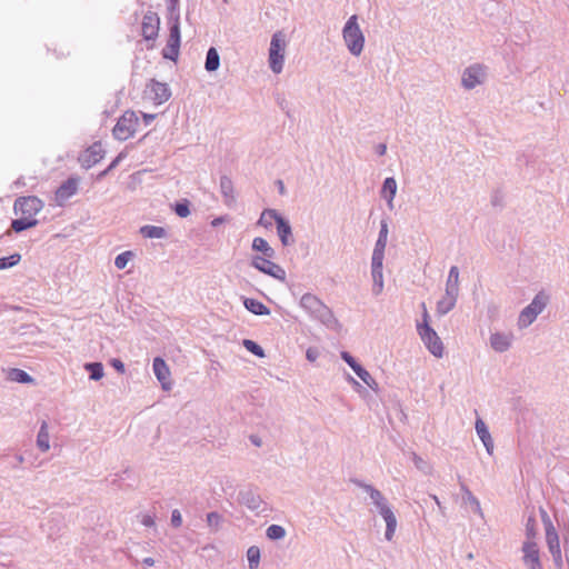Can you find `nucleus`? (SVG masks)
<instances>
[{"label": "nucleus", "instance_id": "obj_11", "mask_svg": "<svg viewBox=\"0 0 569 569\" xmlns=\"http://www.w3.org/2000/svg\"><path fill=\"white\" fill-rule=\"evenodd\" d=\"M79 183L80 179L78 177H69L63 181L56 190V203L60 207L64 206V203L78 192Z\"/></svg>", "mask_w": 569, "mask_h": 569}, {"label": "nucleus", "instance_id": "obj_63", "mask_svg": "<svg viewBox=\"0 0 569 569\" xmlns=\"http://www.w3.org/2000/svg\"><path fill=\"white\" fill-rule=\"evenodd\" d=\"M120 159H121V154H119V156H118V157H117V158H116V159L110 163V166L108 167L107 171H108V170H112V169H113V168L119 163Z\"/></svg>", "mask_w": 569, "mask_h": 569}, {"label": "nucleus", "instance_id": "obj_9", "mask_svg": "<svg viewBox=\"0 0 569 569\" xmlns=\"http://www.w3.org/2000/svg\"><path fill=\"white\" fill-rule=\"evenodd\" d=\"M486 76V67L479 63L471 64L463 70L461 84L467 90L475 89L485 82Z\"/></svg>", "mask_w": 569, "mask_h": 569}, {"label": "nucleus", "instance_id": "obj_61", "mask_svg": "<svg viewBox=\"0 0 569 569\" xmlns=\"http://www.w3.org/2000/svg\"><path fill=\"white\" fill-rule=\"evenodd\" d=\"M142 563H143L144 568H148V567H152L156 563V561L153 558L147 557L142 560Z\"/></svg>", "mask_w": 569, "mask_h": 569}, {"label": "nucleus", "instance_id": "obj_17", "mask_svg": "<svg viewBox=\"0 0 569 569\" xmlns=\"http://www.w3.org/2000/svg\"><path fill=\"white\" fill-rule=\"evenodd\" d=\"M160 20L157 13L148 12L142 20V36L146 40H154L158 36Z\"/></svg>", "mask_w": 569, "mask_h": 569}, {"label": "nucleus", "instance_id": "obj_62", "mask_svg": "<svg viewBox=\"0 0 569 569\" xmlns=\"http://www.w3.org/2000/svg\"><path fill=\"white\" fill-rule=\"evenodd\" d=\"M223 221H224V217H218V218H214V219L211 221V226H212V227H218V226H219V224H221Z\"/></svg>", "mask_w": 569, "mask_h": 569}, {"label": "nucleus", "instance_id": "obj_35", "mask_svg": "<svg viewBox=\"0 0 569 569\" xmlns=\"http://www.w3.org/2000/svg\"><path fill=\"white\" fill-rule=\"evenodd\" d=\"M260 549L257 546H251L247 550V559L249 569H258L260 565Z\"/></svg>", "mask_w": 569, "mask_h": 569}, {"label": "nucleus", "instance_id": "obj_25", "mask_svg": "<svg viewBox=\"0 0 569 569\" xmlns=\"http://www.w3.org/2000/svg\"><path fill=\"white\" fill-rule=\"evenodd\" d=\"M252 250L254 251H259L262 253L261 257H267V258H274L276 256V251L268 243V241L261 237H256L253 240H252Z\"/></svg>", "mask_w": 569, "mask_h": 569}, {"label": "nucleus", "instance_id": "obj_42", "mask_svg": "<svg viewBox=\"0 0 569 569\" xmlns=\"http://www.w3.org/2000/svg\"><path fill=\"white\" fill-rule=\"evenodd\" d=\"M385 253L372 252L371 257V272H382L383 270Z\"/></svg>", "mask_w": 569, "mask_h": 569}, {"label": "nucleus", "instance_id": "obj_47", "mask_svg": "<svg viewBox=\"0 0 569 569\" xmlns=\"http://www.w3.org/2000/svg\"><path fill=\"white\" fill-rule=\"evenodd\" d=\"M411 458H412V462L415 463L417 469H419L423 473H428L429 472V469H430L429 465L420 456H418L417 453L412 452L411 453Z\"/></svg>", "mask_w": 569, "mask_h": 569}, {"label": "nucleus", "instance_id": "obj_27", "mask_svg": "<svg viewBox=\"0 0 569 569\" xmlns=\"http://www.w3.org/2000/svg\"><path fill=\"white\" fill-rule=\"evenodd\" d=\"M220 191L227 206H230L232 202H234L233 184L229 177L222 176L220 178Z\"/></svg>", "mask_w": 569, "mask_h": 569}, {"label": "nucleus", "instance_id": "obj_46", "mask_svg": "<svg viewBox=\"0 0 569 569\" xmlns=\"http://www.w3.org/2000/svg\"><path fill=\"white\" fill-rule=\"evenodd\" d=\"M270 211H277L276 209H264L258 220V224L264 228L271 227V220L274 221V216L272 213H268Z\"/></svg>", "mask_w": 569, "mask_h": 569}, {"label": "nucleus", "instance_id": "obj_54", "mask_svg": "<svg viewBox=\"0 0 569 569\" xmlns=\"http://www.w3.org/2000/svg\"><path fill=\"white\" fill-rule=\"evenodd\" d=\"M182 523V517L178 509L172 510L171 512V525L176 528L180 527Z\"/></svg>", "mask_w": 569, "mask_h": 569}, {"label": "nucleus", "instance_id": "obj_1", "mask_svg": "<svg viewBox=\"0 0 569 569\" xmlns=\"http://www.w3.org/2000/svg\"><path fill=\"white\" fill-rule=\"evenodd\" d=\"M299 305L313 320L321 322L328 329L336 330L340 327L333 311L316 295L305 293L300 298Z\"/></svg>", "mask_w": 569, "mask_h": 569}, {"label": "nucleus", "instance_id": "obj_41", "mask_svg": "<svg viewBox=\"0 0 569 569\" xmlns=\"http://www.w3.org/2000/svg\"><path fill=\"white\" fill-rule=\"evenodd\" d=\"M21 260V256L19 253H13L9 257L0 258V270L8 269L17 266Z\"/></svg>", "mask_w": 569, "mask_h": 569}, {"label": "nucleus", "instance_id": "obj_56", "mask_svg": "<svg viewBox=\"0 0 569 569\" xmlns=\"http://www.w3.org/2000/svg\"><path fill=\"white\" fill-rule=\"evenodd\" d=\"M110 365L120 373L124 372V363L117 358L111 359Z\"/></svg>", "mask_w": 569, "mask_h": 569}, {"label": "nucleus", "instance_id": "obj_15", "mask_svg": "<svg viewBox=\"0 0 569 569\" xmlns=\"http://www.w3.org/2000/svg\"><path fill=\"white\" fill-rule=\"evenodd\" d=\"M376 508L378 509L380 516L386 521L385 537L388 541H391L397 528V518L393 511L391 510L390 506L388 505L387 500L383 501L381 505H378Z\"/></svg>", "mask_w": 569, "mask_h": 569}, {"label": "nucleus", "instance_id": "obj_36", "mask_svg": "<svg viewBox=\"0 0 569 569\" xmlns=\"http://www.w3.org/2000/svg\"><path fill=\"white\" fill-rule=\"evenodd\" d=\"M9 379L19 383H30L33 381V378L28 372L18 368L10 370Z\"/></svg>", "mask_w": 569, "mask_h": 569}, {"label": "nucleus", "instance_id": "obj_21", "mask_svg": "<svg viewBox=\"0 0 569 569\" xmlns=\"http://www.w3.org/2000/svg\"><path fill=\"white\" fill-rule=\"evenodd\" d=\"M475 428H476V432H477L478 437L480 438V440L482 441L487 452L489 455H491L493 451V441H492V438L490 436L487 425L485 423V421L482 419L478 418L476 420Z\"/></svg>", "mask_w": 569, "mask_h": 569}, {"label": "nucleus", "instance_id": "obj_16", "mask_svg": "<svg viewBox=\"0 0 569 569\" xmlns=\"http://www.w3.org/2000/svg\"><path fill=\"white\" fill-rule=\"evenodd\" d=\"M546 542L549 549V552L552 556L553 562L558 569L562 568V556L559 536L556 529L546 532Z\"/></svg>", "mask_w": 569, "mask_h": 569}, {"label": "nucleus", "instance_id": "obj_7", "mask_svg": "<svg viewBox=\"0 0 569 569\" xmlns=\"http://www.w3.org/2000/svg\"><path fill=\"white\" fill-rule=\"evenodd\" d=\"M271 259L272 258L253 256L250 264L264 274H268L282 282L286 281V270L280 264L271 261Z\"/></svg>", "mask_w": 569, "mask_h": 569}, {"label": "nucleus", "instance_id": "obj_33", "mask_svg": "<svg viewBox=\"0 0 569 569\" xmlns=\"http://www.w3.org/2000/svg\"><path fill=\"white\" fill-rule=\"evenodd\" d=\"M38 224V220L36 218H29L26 216H22L19 219H14L11 223V228L16 232H22L27 229L33 228Z\"/></svg>", "mask_w": 569, "mask_h": 569}, {"label": "nucleus", "instance_id": "obj_22", "mask_svg": "<svg viewBox=\"0 0 569 569\" xmlns=\"http://www.w3.org/2000/svg\"><path fill=\"white\" fill-rule=\"evenodd\" d=\"M397 193V181L393 177H388L385 179L382 188H381V197L387 200L388 207L392 209L393 199Z\"/></svg>", "mask_w": 569, "mask_h": 569}, {"label": "nucleus", "instance_id": "obj_53", "mask_svg": "<svg viewBox=\"0 0 569 569\" xmlns=\"http://www.w3.org/2000/svg\"><path fill=\"white\" fill-rule=\"evenodd\" d=\"M341 359L348 363V366L355 370L359 363L356 361V359L347 351L341 352Z\"/></svg>", "mask_w": 569, "mask_h": 569}, {"label": "nucleus", "instance_id": "obj_5", "mask_svg": "<svg viewBox=\"0 0 569 569\" xmlns=\"http://www.w3.org/2000/svg\"><path fill=\"white\" fill-rule=\"evenodd\" d=\"M139 124L138 116L134 111H126L117 121L112 133L117 140L126 141L133 137Z\"/></svg>", "mask_w": 569, "mask_h": 569}, {"label": "nucleus", "instance_id": "obj_45", "mask_svg": "<svg viewBox=\"0 0 569 569\" xmlns=\"http://www.w3.org/2000/svg\"><path fill=\"white\" fill-rule=\"evenodd\" d=\"M372 276V292L375 296H378L383 290V273L382 272H371Z\"/></svg>", "mask_w": 569, "mask_h": 569}, {"label": "nucleus", "instance_id": "obj_52", "mask_svg": "<svg viewBox=\"0 0 569 569\" xmlns=\"http://www.w3.org/2000/svg\"><path fill=\"white\" fill-rule=\"evenodd\" d=\"M540 516H541V520L545 526L546 532L556 529L548 512L545 509H540Z\"/></svg>", "mask_w": 569, "mask_h": 569}, {"label": "nucleus", "instance_id": "obj_13", "mask_svg": "<svg viewBox=\"0 0 569 569\" xmlns=\"http://www.w3.org/2000/svg\"><path fill=\"white\" fill-rule=\"evenodd\" d=\"M146 93L156 103L161 104L168 101L171 97V90L167 83L151 80L147 86Z\"/></svg>", "mask_w": 569, "mask_h": 569}, {"label": "nucleus", "instance_id": "obj_37", "mask_svg": "<svg viewBox=\"0 0 569 569\" xmlns=\"http://www.w3.org/2000/svg\"><path fill=\"white\" fill-rule=\"evenodd\" d=\"M180 48V41L173 42V40L168 39L167 46L162 51V54L166 59L174 61L178 58Z\"/></svg>", "mask_w": 569, "mask_h": 569}, {"label": "nucleus", "instance_id": "obj_32", "mask_svg": "<svg viewBox=\"0 0 569 569\" xmlns=\"http://www.w3.org/2000/svg\"><path fill=\"white\" fill-rule=\"evenodd\" d=\"M220 67V57L216 48L211 47L207 51L204 69L208 72L218 70Z\"/></svg>", "mask_w": 569, "mask_h": 569}, {"label": "nucleus", "instance_id": "obj_64", "mask_svg": "<svg viewBox=\"0 0 569 569\" xmlns=\"http://www.w3.org/2000/svg\"><path fill=\"white\" fill-rule=\"evenodd\" d=\"M16 461H17V463H16V465H13V468H18V467H19V465H21V463L24 461L23 456H22V455H17V456H16Z\"/></svg>", "mask_w": 569, "mask_h": 569}, {"label": "nucleus", "instance_id": "obj_58", "mask_svg": "<svg viewBox=\"0 0 569 569\" xmlns=\"http://www.w3.org/2000/svg\"><path fill=\"white\" fill-rule=\"evenodd\" d=\"M421 308H422V322L420 325H429V313H428L425 302L421 303Z\"/></svg>", "mask_w": 569, "mask_h": 569}, {"label": "nucleus", "instance_id": "obj_2", "mask_svg": "<svg viewBox=\"0 0 569 569\" xmlns=\"http://www.w3.org/2000/svg\"><path fill=\"white\" fill-rule=\"evenodd\" d=\"M342 38L352 56L358 57L361 54L365 46V36L358 24V17L356 14L347 20L342 29Z\"/></svg>", "mask_w": 569, "mask_h": 569}, {"label": "nucleus", "instance_id": "obj_60", "mask_svg": "<svg viewBox=\"0 0 569 569\" xmlns=\"http://www.w3.org/2000/svg\"><path fill=\"white\" fill-rule=\"evenodd\" d=\"M142 116H143L146 126L150 124L156 118V114H151V113H142Z\"/></svg>", "mask_w": 569, "mask_h": 569}, {"label": "nucleus", "instance_id": "obj_26", "mask_svg": "<svg viewBox=\"0 0 569 569\" xmlns=\"http://www.w3.org/2000/svg\"><path fill=\"white\" fill-rule=\"evenodd\" d=\"M446 292L459 295V269L457 266H452L449 270L448 279L446 281Z\"/></svg>", "mask_w": 569, "mask_h": 569}, {"label": "nucleus", "instance_id": "obj_57", "mask_svg": "<svg viewBox=\"0 0 569 569\" xmlns=\"http://www.w3.org/2000/svg\"><path fill=\"white\" fill-rule=\"evenodd\" d=\"M141 523L146 527H152L154 526V519L151 515H142L141 517Z\"/></svg>", "mask_w": 569, "mask_h": 569}, {"label": "nucleus", "instance_id": "obj_50", "mask_svg": "<svg viewBox=\"0 0 569 569\" xmlns=\"http://www.w3.org/2000/svg\"><path fill=\"white\" fill-rule=\"evenodd\" d=\"M169 39L173 40V42L180 41V23H179L178 17L174 19V21L170 26Z\"/></svg>", "mask_w": 569, "mask_h": 569}, {"label": "nucleus", "instance_id": "obj_28", "mask_svg": "<svg viewBox=\"0 0 569 569\" xmlns=\"http://www.w3.org/2000/svg\"><path fill=\"white\" fill-rule=\"evenodd\" d=\"M37 447L42 451L47 452L50 449V436L48 431V423L46 420L41 422L38 436Z\"/></svg>", "mask_w": 569, "mask_h": 569}, {"label": "nucleus", "instance_id": "obj_4", "mask_svg": "<svg viewBox=\"0 0 569 569\" xmlns=\"http://www.w3.org/2000/svg\"><path fill=\"white\" fill-rule=\"evenodd\" d=\"M286 36L281 31L272 34L269 48V67L273 73L279 74L283 69Z\"/></svg>", "mask_w": 569, "mask_h": 569}, {"label": "nucleus", "instance_id": "obj_38", "mask_svg": "<svg viewBox=\"0 0 569 569\" xmlns=\"http://www.w3.org/2000/svg\"><path fill=\"white\" fill-rule=\"evenodd\" d=\"M84 369L90 373V379L98 381L103 377V366L100 362H88Z\"/></svg>", "mask_w": 569, "mask_h": 569}, {"label": "nucleus", "instance_id": "obj_34", "mask_svg": "<svg viewBox=\"0 0 569 569\" xmlns=\"http://www.w3.org/2000/svg\"><path fill=\"white\" fill-rule=\"evenodd\" d=\"M353 371L370 389H378L377 381L372 378L369 371H367L361 365L357 366V368Z\"/></svg>", "mask_w": 569, "mask_h": 569}, {"label": "nucleus", "instance_id": "obj_23", "mask_svg": "<svg viewBox=\"0 0 569 569\" xmlns=\"http://www.w3.org/2000/svg\"><path fill=\"white\" fill-rule=\"evenodd\" d=\"M458 296L445 292V296L437 302V313L445 316L451 311L457 303Z\"/></svg>", "mask_w": 569, "mask_h": 569}, {"label": "nucleus", "instance_id": "obj_14", "mask_svg": "<svg viewBox=\"0 0 569 569\" xmlns=\"http://www.w3.org/2000/svg\"><path fill=\"white\" fill-rule=\"evenodd\" d=\"M523 563L528 569H542L540 553L535 541L527 540L522 545Z\"/></svg>", "mask_w": 569, "mask_h": 569}, {"label": "nucleus", "instance_id": "obj_43", "mask_svg": "<svg viewBox=\"0 0 569 569\" xmlns=\"http://www.w3.org/2000/svg\"><path fill=\"white\" fill-rule=\"evenodd\" d=\"M133 253L131 251H124L118 254L114 259V266L117 269L122 270L127 267L128 262L132 259Z\"/></svg>", "mask_w": 569, "mask_h": 569}, {"label": "nucleus", "instance_id": "obj_40", "mask_svg": "<svg viewBox=\"0 0 569 569\" xmlns=\"http://www.w3.org/2000/svg\"><path fill=\"white\" fill-rule=\"evenodd\" d=\"M465 492L466 501L472 507L473 511L481 515V507L479 500L472 495V492L465 486L461 487Z\"/></svg>", "mask_w": 569, "mask_h": 569}, {"label": "nucleus", "instance_id": "obj_20", "mask_svg": "<svg viewBox=\"0 0 569 569\" xmlns=\"http://www.w3.org/2000/svg\"><path fill=\"white\" fill-rule=\"evenodd\" d=\"M152 369L154 376L160 381L162 388L164 390H169L171 387V383L169 381L170 371L164 360L159 357L154 358Z\"/></svg>", "mask_w": 569, "mask_h": 569}, {"label": "nucleus", "instance_id": "obj_19", "mask_svg": "<svg viewBox=\"0 0 569 569\" xmlns=\"http://www.w3.org/2000/svg\"><path fill=\"white\" fill-rule=\"evenodd\" d=\"M104 151L101 143L96 142L90 146L81 156L80 161L83 167L91 168L103 158Z\"/></svg>", "mask_w": 569, "mask_h": 569}, {"label": "nucleus", "instance_id": "obj_12", "mask_svg": "<svg viewBox=\"0 0 569 569\" xmlns=\"http://www.w3.org/2000/svg\"><path fill=\"white\" fill-rule=\"evenodd\" d=\"M274 216V222L277 224V233L280 239V242L283 247H289L295 243V238L292 236V229L290 222L282 217L278 211H270Z\"/></svg>", "mask_w": 569, "mask_h": 569}, {"label": "nucleus", "instance_id": "obj_59", "mask_svg": "<svg viewBox=\"0 0 569 569\" xmlns=\"http://www.w3.org/2000/svg\"><path fill=\"white\" fill-rule=\"evenodd\" d=\"M376 152L379 154V156H385L386 152H387V146L385 143H379L377 147H376Z\"/></svg>", "mask_w": 569, "mask_h": 569}, {"label": "nucleus", "instance_id": "obj_55", "mask_svg": "<svg viewBox=\"0 0 569 569\" xmlns=\"http://www.w3.org/2000/svg\"><path fill=\"white\" fill-rule=\"evenodd\" d=\"M319 357V351L317 348H308L307 351H306V358L310 361V362H315Z\"/></svg>", "mask_w": 569, "mask_h": 569}, {"label": "nucleus", "instance_id": "obj_10", "mask_svg": "<svg viewBox=\"0 0 569 569\" xmlns=\"http://www.w3.org/2000/svg\"><path fill=\"white\" fill-rule=\"evenodd\" d=\"M239 502L246 506L249 510L261 513L267 510L264 501L256 489L248 488L241 490L238 496Z\"/></svg>", "mask_w": 569, "mask_h": 569}, {"label": "nucleus", "instance_id": "obj_51", "mask_svg": "<svg viewBox=\"0 0 569 569\" xmlns=\"http://www.w3.org/2000/svg\"><path fill=\"white\" fill-rule=\"evenodd\" d=\"M536 520L533 518H529L526 525V533H527V540L533 541L537 532L535 529Z\"/></svg>", "mask_w": 569, "mask_h": 569}, {"label": "nucleus", "instance_id": "obj_18", "mask_svg": "<svg viewBox=\"0 0 569 569\" xmlns=\"http://www.w3.org/2000/svg\"><path fill=\"white\" fill-rule=\"evenodd\" d=\"M513 339L515 337L511 332H493L490 336L489 342L496 352L502 353L511 348Z\"/></svg>", "mask_w": 569, "mask_h": 569}, {"label": "nucleus", "instance_id": "obj_49", "mask_svg": "<svg viewBox=\"0 0 569 569\" xmlns=\"http://www.w3.org/2000/svg\"><path fill=\"white\" fill-rule=\"evenodd\" d=\"M221 520L222 518L218 512L212 511L207 515V523L208 526L214 528V530L219 529Z\"/></svg>", "mask_w": 569, "mask_h": 569}, {"label": "nucleus", "instance_id": "obj_29", "mask_svg": "<svg viewBox=\"0 0 569 569\" xmlns=\"http://www.w3.org/2000/svg\"><path fill=\"white\" fill-rule=\"evenodd\" d=\"M388 222L387 220H381L380 222V230L378 234V239L376 241L373 251L375 252H381L385 253L387 241H388Z\"/></svg>", "mask_w": 569, "mask_h": 569}, {"label": "nucleus", "instance_id": "obj_39", "mask_svg": "<svg viewBox=\"0 0 569 569\" xmlns=\"http://www.w3.org/2000/svg\"><path fill=\"white\" fill-rule=\"evenodd\" d=\"M266 536L270 540H280L286 537V529L279 525H271L267 528Z\"/></svg>", "mask_w": 569, "mask_h": 569}, {"label": "nucleus", "instance_id": "obj_30", "mask_svg": "<svg viewBox=\"0 0 569 569\" xmlns=\"http://www.w3.org/2000/svg\"><path fill=\"white\" fill-rule=\"evenodd\" d=\"M140 233L144 238L149 239H162L166 238L168 232L163 227L159 226H143L140 228Z\"/></svg>", "mask_w": 569, "mask_h": 569}, {"label": "nucleus", "instance_id": "obj_8", "mask_svg": "<svg viewBox=\"0 0 569 569\" xmlns=\"http://www.w3.org/2000/svg\"><path fill=\"white\" fill-rule=\"evenodd\" d=\"M44 207L41 199L36 196L19 197L16 199L13 210L16 214L34 218Z\"/></svg>", "mask_w": 569, "mask_h": 569}, {"label": "nucleus", "instance_id": "obj_44", "mask_svg": "<svg viewBox=\"0 0 569 569\" xmlns=\"http://www.w3.org/2000/svg\"><path fill=\"white\" fill-rule=\"evenodd\" d=\"M243 347L249 351L251 352L252 355L257 356V357H264V351L263 349L257 343L254 342L253 340H250V339H244L243 340Z\"/></svg>", "mask_w": 569, "mask_h": 569}, {"label": "nucleus", "instance_id": "obj_24", "mask_svg": "<svg viewBox=\"0 0 569 569\" xmlns=\"http://www.w3.org/2000/svg\"><path fill=\"white\" fill-rule=\"evenodd\" d=\"M243 305L246 309L253 315L267 316L270 313V309L259 300L252 298H244Z\"/></svg>", "mask_w": 569, "mask_h": 569}, {"label": "nucleus", "instance_id": "obj_31", "mask_svg": "<svg viewBox=\"0 0 569 569\" xmlns=\"http://www.w3.org/2000/svg\"><path fill=\"white\" fill-rule=\"evenodd\" d=\"M358 487H360L361 489H363L370 497L372 503L377 507L378 505H381L383 501H386L387 499L385 498V496L378 490L376 489L375 487H372L371 485H368V483H365V482H361V481H357L356 482Z\"/></svg>", "mask_w": 569, "mask_h": 569}, {"label": "nucleus", "instance_id": "obj_6", "mask_svg": "<svg viewBox=\"0 0 569 569\" xmlns=\"http://www.w3.org/2000/svg\"><path fill=\"white\" fill-rule=\"evenodd\" d=\"M417 331L429 352L437 358H441L443 356V345L430 325H417Z\"/></svg>", "mask_w": 569, "mask_h": 569}, {"label": "nucleus", "instance_id": "obj_48", "mask_svg": "<svg viewBox=\"0 0 569 569\" xmlns=\"http://www.w3.org/2000/svg\"><path fill=\"white\" fill-rule=\"evenodd\" d=\"M174 212L181 218L188 217L190 214L189 202L187 200L177 202L174 206Z\"/></svg>", "mask_w": 569, "mask_h": 569}, {"label": "nucleus", "instance_id": "obj_3", "mask_svg": "<svg viewBox=\"0 0 569 569\" xmlns=\"http://www.w3.org/2000/svg\"><path fill=\"white\" fill-rule=\"evenodd\" d=\"M549 297L545 292H539L535 296L532 301L525 307L519 313L517 325L520 329H525L529 327L537 317L545 310L547 307Z\"/></svg>", "mask_w": 569, "mask_h": 569}]
</instances>
